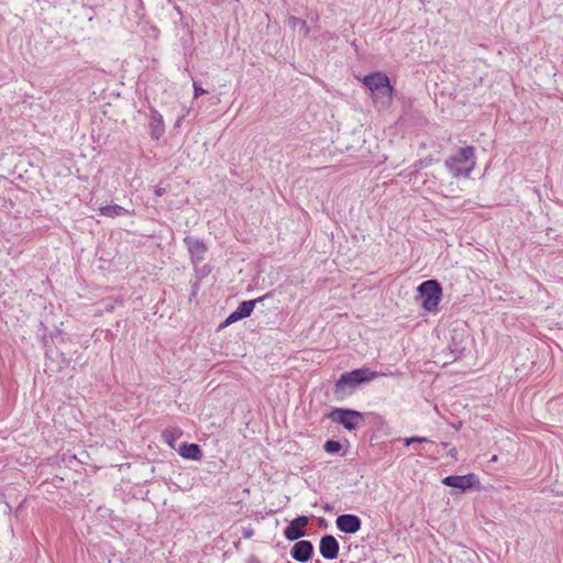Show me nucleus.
Returning <instances> with one entry per match:
<instances>
[{
    "label": "nucleus",
    "mask_w": 563,
    "mask_h": 563,
    "mask_svg": "<svg viewBox=\"0 0 563 563\" xmlns=\"http://www.w3.org/2000/svg\"><path fill=\"white\" fill-rule=\"evenodd\" d=\"M257 300H247V301H242L239 307L236 308L235 311H233L225 320V324H231L233 322H236L243 318H246L249 317L254 308H255V303H256Z\"/></svg>",
    "instance_id": "nucleus-12"
},
{
    "label": "nucleus",
    "mask_w": 563,
    "mask_h": 563,
    "mask_svg": "<svg viewBox=\"0 0 563 563\" xmlns=\"http://www.w3.org/2000/svg\"><path fill=\"white\" fill-rule=\"evenodd\" d=\"M187 249L189 251L191 261L197 264L205 258V254L207 252L206 244L199 239L188 236L184 240Z\"/></svg>",
    "instance_id": "nucleus-7"
},
{
    "label": "nucleus",
    "mask_w": 563,
    "mask_h": 563,
    "mask_svg": "<svg viewBox=\"0 0 563 563\" xmlns=\"http://www.w3.org/2000/svg\"><path fill=\"white\" fill-rule=\"evenodd\" d=\"M476 164L475 151L472 146L460 148L445 159V167L453 177H468Z\"/></svg>",
    "instance_id": "nucleus-2"
},
{
    "label": "nucleus",
    "mask_w": 563,
    "mask_h": 563,
    "mask_svg": "<svg viewBox=\"0 0 563 563\" xmlns=\"http://www.w3.org/2000/svg\"><path fill=\"white\" fill-rule=\"evenodd\" d=\"M364 86L371 91V96L376 103L387 106L391 101L393 86L389 78L383 73H373L363 78Z\"/></svg>",
    "instance_id": "nucleus-1"
},
{
    "label": "nucleus",
    "mask_w": 563,
    "mask_h": 563,
    "mask_svg": "<svg viewBox=\"0 0 563 563\" xmlns=\"http://www.w3.org/2000/svg\"><path fill=\"white\" fill-rule=\"evenodd\" d=\"M341 448H342L341 443L338 441H334V440H328L324 443V450H325V452H328L330 454L338 453L341 450Z\"/></svg>",
    "instance_id": "nucleus-18"
},
{
    "label": "nucleus",
    "mask_w": 563,
    "mask_h": 563,
    "mask_svg": "<svg viewBox=\"0 0 563 563\" xmlns=\"http://www.w3.org/2000/svg\"><path fill=\"white\" fill-rule=\"evenodd\" d=\"M183 435V431L179 428L168 429L163 431V441L170 448L175 446L176 441Z\"/></svg>",
    "instance_id": "nucleus-15"
},
{
    "label": "nucleus",
    "mask_w": 563,
    "mask_h": 563,
    "mask_svg": "<svg viewBox=\"0 0 563 563\" xmlns=\"http://www.w3.org/2000/svg\"><path fill=\"white\" fill-rule=\"evenodd\" d=\"M313 552V547L310 541L301 540L294 544L291 549V556L299 562H307Z\"/></svg>",
    "instance_id": "nucleus-11"
},
{
    "label": "nucleus",
    "mask_w": 563,
    "mask_h": 563,
    "mask_svg": "<svg viewBox=\"0 0 563 563\" xmlns=\"http://www.w3.org/2000/svg\"><path fill=\"white\" fill-rule=\"evenodd\" d=\"M100 213L104 217L115 218L126 214L128 210L118 205H108L100 208Z\"/></svg>",
    "instance_id": "nucleus-14"
},
{
    "label": "nucleus",
    "mask_w": 563,
    "mask_h": 563,
    "mask_svg": "<svg viewBox=\"0 0 563 563\" xmlns=\"http://www.w3.org/2000/svg\"><path fill=\"white\" fill-rule=\"evenodd\" d=\"M288 25L295 30V31H298V33L302 36H307L308 35V26H307V23L299 19V18H296V16H291L289 18L288 20Z\"/></svg>",
    "instance_id": "nucleus-16"
},
{
    "label": "nucleus",
    "mask_w": 563,
    "mask_h": 563,
    "mask_svg": "<svg viewBox=\"0 0 563 563\" xmlns=\"http://www.w3.org/2000/svg\"><path fill=\"white\" fill-rule=\"evenodd\" d=\"M163 192H164V189H162V188H157V189H156V195H157V196H162V195H163Z\"/></svg>",
    "instance_id": "nucleus-23"
},
{
    "label": "nucleus",
    "mask_w": 563,
    "mask_h": 563,
    "mask_svg": "<svg viewBox=\"0 0 563 563\" xmlns=\"http://www.w3.org/2000/svg\"><path fill=\"white\" fill-rule=\"evenodd\" d=\"M308 521H309L308 517L299 516L296 519H294L291 521V523H294V526H298V528L301 529L302 527H305L308 523Z\"/></svg>",
    "instance_id": "nucleus-20"
},
{
    "label": "nucleus",
    "mask_w": 563,
    "mask_h": 563,
    "mask_svg": "<svg viewBox=\"0 0 563 563\" xmlns=\"http://www.w3.org/2000/svg\"><path fill=\"white\" fill-rule=\"evenodd\" d=\"M442 484L464 492L477 485L478 479L477 476L473 473L466 475H450L442 479Z\"/></svg>",
    "instance_id": "nucleus-6"
},
{
    "label": "nucleus",
    "mask_w": 563,
    "mask_h": 563,
    "mask_svg": "<svg viewBox=\"0 0 563 563\" xmlns=\"http://www.w3.org/2000/svg\"><path fill=\"white\" fill-rule=\"evenodd\" d=\"M178 453L181 457L192 461H199L202 457L200 446L195 443H183L178 449Z\"/></svg>",
    "instance_id": "nucleus-13"
},
{
    "label": "nucleus",
    "mask_w": 563,
    "mask_h": 563,
    "mask_svg": "<svg viewBox=\"0 0 563 563\" xmlns=\"http://www.w3.org/2000/svg\"><path fill=\"white\" fill-rule=\"evenodd\" d=\"M321 555L327 560H333L339 552V543L332 536H324L320 540L319 547Z\"/></svg>",
    "instance_id": "nucleus-10"
},
{
    "label": "nucleus",
    "mask_w": 563,
    "mask_h": 563,
    "mask_svg": "<svg viewBox=\"0 0 563 563\" xmlns=\"http://www.w3.org/2000/svg\"><path fill=\"white\" fill-rule=\"evenodd\" d=\"M284 534L288 540L295 541L301 538L305 534V531L290 522V525L285 529Z\"/></svg>",
    "instance_id": "nucleus-17"
},
{
    "label": "nucleus",
    "mask_w": 563,
    "mask_h": 563,
    "mask_svg": "<svg viewBox=\"0 0 563 563\" xmlns=\"http://www.w3.org/2000/svg\"><path fill=\"white\" fill-rule=\"evenodd\" d=\"M418 290L422 300V307L428 311L434 310L438 307L442 295V289L439 283L434 279L426 280L420 284Z\"/></svg>",
    "instance_id": "nucleus-4"
},
{
    "label": "nucleus",
    "mask_w": 563,
    "mask_h": 563,
    "mask_svg": "<svg viewBox=\"0 0 563 563\" xmlns=\"http://www.w3.org/2000/svg\"><path fill=\"white\" fill-rule=\"evenodd\" d=\"M329 418L342 424L347 430H354L363 419L361 412L350 409L338 408L330 412Z\"/></svg>",
    "instance_id": "nucleus-5"
},
{
    "label": "nucleus",
    "mask_w": 563,
    "mask_h": 563,
    "mask_svg": "<svg viewBox=\"0 0 563 563\" xmlns=\"http://www.w3.org/2000/svg\"><path fill=\"white\" fill-rule=\"evenodd\" d=\"M207 93V90L201 88L197 82H194V98H198L201 95Z\"/></svg>",
    "instance_id": "nucleus-21"
},
{
    "label": "nucleus",
    "mask_w": 563,
    "mask_h": 563,
    "mask_svg": "<svg viewBox=\"0 0 563 563\" xmlns=\"http://www.w3.org/2000/svg\"><path fill=\"white\" fill-rule=\"evenodd\" d=\"M188 112H189V111L187 110V111H185L181 115H179V117H178V119H177V120H176V122H175V126H176V128H178V126H180V125H181V122H183V120L185 119V117L188 114Z\"/></svg>",
    "instance_id": "nucleus-22"
},
{
    "label": "nucleus",
    "mask_w": 563,
    "mask_h": 563,
    "mask_svg": "<svg viewBox=\"0 0 563 563\" xmlns=\"http://www.w3.org/2000/svg\"><path fill=\"white\" fill-rule=\"evenodd\" d=\"M497 460H498L497 455H494V456L490 459V461H492V462H497Z\"/></svg>",
    "instance_id": "nucleus-24"
},
{
    "label": "nucleus",
    "mask_w": 563,
    "mask_h": 563,
    "mask_svg": "<svg viewBox=\"0 0 563 563\" xmlns=\"http://www.w3.org/2000/svg\"><path fill=\"white\" fill-rule=\"evenodd\" d=\"M379 374L368 368H358L343 374L335 384V394H345L346 387L354 388L361 383L371 382Z\"/></svg>",
    "instance_id": "nucleus-3"
},
{
    "label": "nucleus",
    "mask_w": 563,
    "mask_h": 563,
    "mask_svg": "<svg viewBox=\"0 0 563 563\" xmlns=\"http://www.w3.org/2000/svg\"><path fill=\"white\" fill-rule=\"evenodd\" d=\"M336 527L344 533H355L361 529V519L355 515H341L335 520Z\"/></svg>",
    "instance_id": "nucleus-8"
},
{
    "label": "nucleus",
    "mask_w": 563,
    "mask_h": 563,
    "mask_svg": "<svg viewBox=\"0 0 563 563\" xmlns=\"http://www.w3.org/2000/svg\"><path fill=\"white\" fill-rule=\"evenodd\" d=\"M150 130L154 140L161 139L165 132L163 115L154 108L150 110Z\"/></svg>",
    "instance_id": "nucleus-9"
},
{
    "label": "nucleus",
    "mask_w": 563,
    "mask_h": 563,
    "mask_svg": "<svg viewBox=\"0 0 563 563\" xmlns=\"http://www.w3.org/2000/svg\"><path fill=\"white\" fill-rule=\"evenodd\" d=\"M427 442H430L429 439L423 438V437H411V438L404 439V443L406 445H410L412 443H427Z\"/></svg>",
    "instance_id": "nucleus-19"
}]
</instances>
